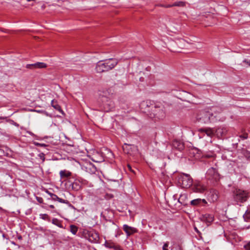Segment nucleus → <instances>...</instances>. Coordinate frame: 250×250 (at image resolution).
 <instances>
[{"mask_svg":"<svg viewBox=\"0 0 250 250\" xmlns=\"http://www.w3.org/2000/svg\"><path fill=\"white\" fill-rule=\"evenodd\" d=\"M243 62L248 64L249 66H250V60H244L243 61Z\"/></svg>","mask_w":250,"mask_h":250,"instance_id":"nucleus-38","label":"nucleus"},{"mask_svg":"<svg viewBox=\"0 0 250 250\" xmlns=\"http://www.w3.org/2000/svg\"><path fill=\"white\" fill-rule=\"evenodd\" d=\"M60 175L61 178L68 177L71 175V172L66 170H61Z\"/></svg>","mask_w":250,"mask_h":250,"instance_id":"nucleus-22","label":"nucleus"},{"mask_svg":"<svg viewBox=\"0 0 250 250\" xmlns=\"http://www.w3.org/2000/svg\"><path fill=\"white\" fill-rule=\"evenodd\" d=\"M211 117H212V122L223 121L226 117L224 114V108L221 106H212L208 109Z\"/></svg>","mask_w":250,"mask_h":250,"instance_id":"nucleus-2","label":"nucleus"},{"mask_svg":"<svg viewBox=\"0 0 250 250\" xmlns=\"http://www.w3.org/2000/svg\"><path fill=\"white\" fill-rule=\"evenodd\" d=\"M85 235V237L91 243H96L99 240V234L94 230L87 231Z\"/></svg>","mask_w":250,"mask_h":250,"instance_id":"nucleus-9","label":"nucleus"},{"mask_svg":"<svg viewBox=\"0 0 250 250\" xmlns=\"http://www.w3.org/2000/svg\"><path fill=\"white\" fill-rule=\"evenodd\" d=\"M117 63V61L112 58L100 61L96 64L95 70L97 73L107 72L114 68Z\"/></svg>","mask_w":250,"mask_h":250,"instance_id":"nucleus-1","label":"nucleus"},{"mask_svg":"<svg viewBox=\"0 0 250 250\" xmlns=\"http://www.w3.org/2000/svg\"><path fill=\"white\" fill-rule=\"evenodd\" d=\"M194 229H195V230L197 232H199L198 230L196 228H194Z\"/></svg>","mask_w":250,"mask_h":250,"instance_id":"nucleus-46","label":"nucleus"},{"mask_svg":"<svg viewBox=\"0 0 250 250\" xmlns=\"http://www.w3.org/2000/svg\"><path fill=\"white\" fill-rule=\"evenodd\" d=\"M39 156L40 157V159L42 160V162H43L45 160L44 155L43 153H40L39 155Z\"/></svg>","mask_w":250,"mask_h":250,"instance_id":"nucleus-36","label":"nucleus"},{"mask_svg":"<svg viewBox=\"0 0 250 250\" xmlns=\"http://www.w3.org/2000/svg\"><path fill=\"white\" fill-rule=\"evenodd\" d=\"M206 178L211 181H217L219 179V174L215 168L210 167L206 172Z\"/></svg>","mask_w":250,"mask_h":250,"instance_id":"nucleus-8","label":"nucleus"},{"mask_svg":"<svg viewBox=\"0 0 250 250\" xmlns=\"http://www.w3.org/2000/svg\"><path fill=\"white\" fill-rule=\"evenodd\" d=\"M128 167H129V168L131 169V167L129 165H128Z\"/></svg>","mask_w":250,"mask_h":250,"instance_id":"nucleus-48","label":"nucleus"},{"mask_svg":"<svg viewBox=\"0 0 250 250\" xmlns=\"http://www.w3.org/2000/svg\"><path fill=\"white\" fill-rule=\"evenodd\" d=\"M70 231L73 234H76L78 231V228L73 225H71L70 226Z\"/></svg>","mask_w":250,"mask_h":250,"instance_id":"nucleus-29","label":"nucleus"},{"mask_svg":"<svg viewBox=\"0 0 250 250\" xmlns=\"http://www.w3.org/2000/svg\"><path fill=\"white\" fill-rule=\"evenodd\" d=\"M52 223L60 228H62L63 226L61 223V221L57 218H53L52 220Z\"/></svg>","mask_w":250,"mask_h":250,"instance_id":"nucleus-25","label":"nucleus"},{"mask_svg":"<svg viewBox=\"0 0 250 250\" xmlns=\"http://www.w3.org/2000/svg\"><path fill=\"white\" fill-rule=\"evenodd\" d=\"M123 149L125 153L130 155L134 154L138 150L137 147L135 145L126 143L123 145Z\"/></svg>","mask_w":250,"mask_h":250,"instance_id":"nucleus-10","label":"nucleus"},{"mask_svg":"<svg viewBox=\"0 0 250 250\" xmlns=\"http://www.w3.org/2000/svg\"><path fill=\"white\" fill-rule=\"evenodd\" d=\"M57 201L61 203H63V204L68 203V201L67 200H64V199L60 198H59V199Z\"/></svg>","mask_w":250,"mask_h":250,"instance_id":"nucleus-32","label":"nucleus"},{"mask_svg":"<svg viewBox=\"0 0 250 250\" xmlns=\"http://www.w3.org/2000/svg\"><path fill=\"white\" fill-rule=\"evenodd\" d=\"M46 192L47 194H48L50 196V197H51V199H52V195H54V194H53V193H51V192H49V191H48V190H47V191H46Z\"/></svg>","mask_w":250,"mask_h":250,"instance_id":"nucleus-39","label":"nucleus"},{"mask_svg":"<svg viewBox=\"0 0 250 250\" xmlns=\"http://www.w3.org/2000/svg\"><path fill=\"white\" fill-rule=\"evenodd\" d=\"M179 41L180 42H181V43H184V44L185 42V41L184 40H183V39H180V40H179Z\"/></svg>","mask_w":250,"mask_h":250,"instance_id":"nucleus-42","label":"nucleus"},{"mask_svg":"<svg viewBox=\"0 0 250 250\" xmlns=\"http://www.w3.org/2000/svg\"><path fill=\"white\" fill-rule=\"evenodd\" d=\"M244 247L246 250H250V242L245 245Z\"/></svg>","mask_w":250,"mask_h":250,"instance_id":"nucleus-34","label":"nucleus"},{"mask_svg":"<svg viewBox=\"0 0 250 250\" xmlns=\"http://www.w3.org/2000/svg\"><path fill=\"white\" fill-rule=\"evenodd\" d=\"M202 203H203L205 204H207V202L206 201V200L205 199H201L198 198V199H196L192 200L190 202V204L193 206H197V205H200Z\"/></svg>","mask_w":250,"mask_h":250,"instance_id":"nucleus-19","label":"nucleus"},{"mask_svg":"<svg viewBox=\"0 0 250 250\" xmlns=\"http://www.w3.org/2000/svg\"><path fill=\"white\" fill-rule=\"evenodd\" d=\"M194 192L199 193H203L206 190V187L200 182H195L192 187Z\"/></svg>","mask_w":250,"mask_h":250,"instance_id":"nucleus-12","label":"nucleus"},{"mask_svg":"<svg viewBox=\"0 0 250 250\" xmlns=\"http://www.w3.org/2000/svg\"><path fill=\"white\" fill-rule=\"evenodd\" d=\"M213 218L212 214L206 213L203 215L202 219L204 221L210 223L213 221Z\"/></svg>","mask_w":250,"mask_h":250,"instance_id":"nucleus-21","label":"nucleus"},{"mask_svg":"<svg viewBox=\"0 0 250 250\" xmlns=\"http://www.w3.org/2000/svg\"><path fill=\"white\" fill-rule=\"evenodd\" d=\"M176 250H182L180 246H177L176 247Z\"/></svg>","mask_w":250,"mask_h":250,"instance_id":"nucleus-43","label":"nucleus"},{"mask_svg":"<svg viewBox=\"0 0 250 250\" xmlns=\"http://www.w3.org/2000/svg\"><path fill=\"white\" fill-rule=\"evenodd\" d=\"M106 248L113 249V250H123L121 247L111 241H106L104 244Z\"/></svg>","mask_w":250,"mask_h":250,"instance_id":"nucleus-13","label":"nucleus"},{"mask_svg":"<svg viewBox=\"0 0 250 250\" xmlns=\"http://www.w3.org/2000/svg\"><path fill=\"white\" fill-rule=\"evenodd\" d=\"M36 199L38 202L40 203H43V200L42 197H36Z\"/></svg>","mask_w":250,"mask_h":250,"instance_id":"nucleus-35","label":"nucleus"},{"mask_svg":"<svg viewBox=\"0 0 250 250\" xmlns=\"http://www.w3.org/2000/svg\"><path fill=\"white\" fill-rule=\"evenodd\" d=\"M123 229L126 233L127 236H130L137 232V229L133 227H130L127 225H124Z\"/></svg>","mask_w":250,"mask_h":250,"instance_id":"nucleus-15","label":"nucleus"},{"mask_svg":"<svg viewBox=\"0 0 250 250\" xmlns=\"http://www.w3.org/2000/svg\"><path fill=\"white\" fill-rule=\"evenodd\" d=\"M197 119L199 122L204 124L212 122L208 109L201 111L197 115Z\"/></svg>","mask_w":250,"mask_h":250,"instance_id":"nucleus-6","label":"nucleus"},{"mask_svg":"<svg viewBox=\"0 0 250 250\" xmlns=\"http://www.w3.org/2000/svg\"><path fill=\"white\" fill-rule=\"evenodd\" d=\"M168 242H166L163 246V250H168L167 248L168 247Z\"/></svg>","mask_w":250,"mask_h":250,"instance_id":"nucleus-33","label":"nucleus"},{"mask_svg":"<svg viewBox=\"0 0 250 250\" xmlns=\"http://www.w3.org/2000/svg\"><path fill=\"white\" fill-rule=\"evenodd\" d=\"M28 1H35V0H27Z\"/></svg>","mask_w":250,"mask_h":250,"instance_id":"nucleus-47","label":"nucleus"},{"mask_svg":"<svg viewBox=\"0 0 250 250\" xmlns=\"http://www.w3.org/2000/svg\"><path fill=\"white\" fill-rule=\"evenodd\" d=\"M39 216H40V218H41L42 220H46L48 222L50 221V218L49 216V215L47 214H45H45H40L39 215Z\"/></svg>","mask_w":250,"mask_h":250,"instance_id":"nucleus-27","label":"nucleus"},{"mask_svg":"<svg viewBox=\"0 0 250 250\" xmlns=\"http://www.w3.org/2000/svg\"><path fill=\"white\" fill-rule=\"evenodd\" d=\"M240 137L242 138L243 139H246L247 138L248 135L246 134V135H244L243 136H240Z\"/></svg>","mask_w":250,"mask_h":250,"instance_id":"nucleus-40","label":"nucleus"},{"mask_svg":"<svg viewBox=\"0 0 250 250\" xmlns=\"http://www.w3.org/2000/svg\"><path fill=\"white\" fill-rule=\"evenodd\" d=\"M27 133L28 134H29V135H31V136H34L35 135H34V134L33 133H32V132L29 131H27Z\"/></svg>","mask_w":250,"mask_h":250,"instance_id":"nucleus-41","label":"nucleus"},{"mask_svg":"<svg viewBox=\"0 0 250 250\" xmlns=\"http://www.w3.org/2000/svg\"><path fill=\"white\" fill-rule=\"evenodd\" d=\"M219 192L215 189H211L209 193V198L212 202H214L218 199Z\"/></svg>","mask_w":250,"mask_h":250,"instance_id":"nucleus-17","label":"nucleus"},{"mask_svg":"<svg viewBox=\"0 0 250 250\" xmlns=\"http://www.w3.org/2000/svg\"><path fill=\"white\" fill-rule=\"evenodd\" d=\"M249 192L239 188H236L233 192L234 200L237 204L246 202L248 197Z\"/></svg>","mask_w":250,"mask_h":250,"instance_id":"nucleus-3","label":"nucleus"},{"mask_svg":"<svg viewBox=\"0 0 250 250\" xmlns=\"http://www.w3.org/2000/svg\"><path fill=\"white\" fill-rule=\"evenodd\" d=\"M172 5H174V6L184 7L185 6V2L182 1H175L172 4Z\"/></svg>","mask_w":250,"mask_h":250,"instance_id":"nucleus-28","label":"nucleus"},{"mask_svg":"<svg viewBox=\"0 0 250 250\" xmlns=\"http://www.w3.org/2000/svg\"><path fill=\"white\" fill-rule=\"evenodd\" d=\"M187 199V196L186 194H181L180 195V197L178 199V202L180 203L181 204L185 205L186 204L185 203V200Z\"/></svg>","mask_w":250,"mask_h":250,"instance_id":"nucleus-26","label":"nucleus"},{"mask_svg":"<svg viewBox=\"0 0 250 250\" xmlns=\"http://www.w3.org/2000/svg\"><path fill=\"white\" fill-rule=\"evenodd\" d=\"M47 64L42 62H37L35 63L27 64L26 68L29 69H42L47 67Z\"/></svg>","mask_w":250,"mask_h":250,"instance_id":"nucleus-11","label":"nucleus"},{"mask_svg":"<svg viewBox=\"0 0 250 250\" xmlns=\"http://www.w3.org/2000/svg\"><path fill=\"white\" fill-rule=\"evenodd\" d=\"M34 144L37 146L45 147L47 146L45 144H41L36 142H34Z\"/></svg>","mask_w":250,"mask_h":250,"instance_id":"nucleus-31","label":"nucleus"},{"mask_svg":"<svg viewBox=\"0 0 250 250\" xmlns=\"http://www.w3.org/2000/svg\"><path fill=\"white\" fill-rule=\"evenodd\" d=\"M178 182L183 188H190L193 184V180L189 174L182 173L179 176Z\"/></svg>","mask_w":250,"mask_h":250,"instance_id":"nucleus-5","label":"nucleus"},{"mask_svg":"<svg viewBox=\"0 0 250 250\" xmlns=\"http://www.w3.org/2000/svg\"><path fill=\"white\" fill-rule=\"evenodd\" d=\"M59 197L56 195V194H54V195H52V200H54V201H57L59 199Z\"/></svg>","mask_w":250,"mask_h":250,"instance_id":"nucleus-37","label":"nucleus"},{"mask_svg":"<svg viewBox=\"0 0 250 250\" xmlns=\"http://www.w3.org/2000/svg\"><path fill=\"white\" fill-rule=\"evenodd\" d=\"M52 106L56 110L59 111L60 113L63 114V112L61 108L60 105L58 104V102L55 100H53L51 101Z\"/></svg>","mask_w":250,"mask_h":250,"instance_id":"nucleus-18","label":"nucleus"},{"mask_svg":"<svg viewBox=\"0 0 250 250\" xmlns=\"http://www.w3.org/2000/svg\"><path fill=\"white\" fill-rule=\"evenodd\" d=\"M243 218L246 221H250V211H247L243 215Z\"/></svg>","mask_w":250,"mask_h":250,"instance_id":"nucleus-30","label":"nucleus"},{"mask_svg":"<svg viewBox=\"0 0 250 250\" xmlns=\"http://www.w3.org/2000/svg\"><path fill=\"white\" fill-rule=\"evenodd\" d=\"M174 6V5H172V4H168L167 5L166 7L167 8H169V7H173Z\"/></svg>","mask_w":250,"mask_h":250,"instance_id":"nucleus-44","label":"nucleus"},{"mask_svg":"<svg viewBox=\"0 0 250 250\" xmlns=\"http://www.w3.org/2000/svg\"><path fill=\"white\" fill-rule=\"evenodd\" d=\"M49 207L50 208H54V206L52 205H50L49 206Z\"/></svg>","mask_w":250,"mask_h":250,"instance_id":"nucleus-45","label":"nucleus"},{"mask_svg":"<svg viewBox=\"0 0 250 250\" xmlns=\"http://www.w3.org/2000/svg\"><path fill=\"white\" fill-rule=\"evenodd\" d=\"M147 111L150 112V116L151 118H156L158 119H162L165 117V112L162 108L155 104L151 107V110L149 109Z\"/></svg>","mask_w":250,"mask_h":250,"instance_id":"nucleus-4","label":"nucleus"},{"mask_svg":"<svg viewBox=\"0 0 250 250\" xmlns=\"http://www.w3.org/2000/svg\"><path fill=\"white\" fill-rule=\"evenodd\" d=\"M172 146L176 149L182 151L185 147L184 144L179 140H175L173 142Z\"/></svg>","mask_w":250,"mask_h":250,"instance_id":"nucleus-16","label":"nucleus"},{"mask_svg":"<svg viewBox=\"0 0 250 250\" xmlns=\"http://www.w3.org/2000/svg\"><path fill=\"white\" fill-rule=\"evenodd\" d=\"M216 131L217 135L223 136L226 134L227 130L223 127H219L216 129Z\"/></svg>","mask_w":250,"mask_h":250,"instance_id":"nucleus-24","label":"nucleus"},{"mask_svg":"<svg viewBox=\"0 0 250 250\" xmlns=\"http://www.w3.org/2000/svg\"><path fill=\"white\" fill-rule=\"evenodd\" d=\"M102 102V106L106 112L111 110L114 107V104L112 101L106 97V95L100 94Z\"/></svg>","mask_w":250,"mask_h":250,"instance_id":"nucleus-7","label":"nucleus"},{"mask_svg":"<svg viewBox=\"0 0 250 250\" xmlns=\"http://www.w3.org/2000/svg\"><path fill=\"white\" fill-rule=\"evenodd\" d=\"M199 131L200 133H205L209 137H211L213 134V131L211 128H201Z\"/></svg>","mask_w":250,"mask_h":250,"instance_id":"nucleus-20","label":"nucleus"},{"mask_svg":"<svg viewBox=\"0 0 250 250\" xmlns=\"http://www.w3.org/2000/svg\"><path fill=\"white\" fill-rule=\"evenodd\" d=\"M155 104L153 101L146 100L142 102L140 104V107L142 109H146L147 108H151Z\"/></svg>","mask_w":250,"mask_h":250,"instance_id":"nucleus-14","label":"nucleus"},{"mask_svg":"<svg viewBox=\"0 0 250 250\" xmlns=\"http://www.w3.org/2000/svg\"><path fill=\"white\" fill-rule=\"evenodd\" d=\"M72 188L76 191L79 190L81 188V184L79 182L75 181L71 184Z\"/></svg>","mask_w":250,"mask_h":250,"instance_id":"nucleus-23","label":"nucleus"}]
</instances>
